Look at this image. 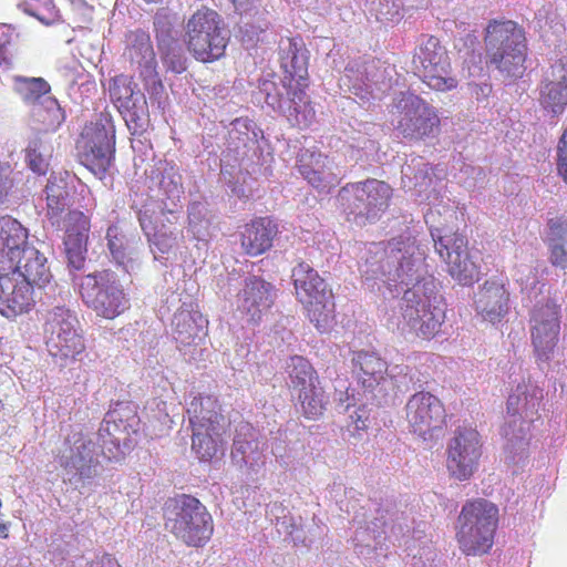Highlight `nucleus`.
I'll return each mask as SVG.
<instances>
[{
    "instance_id": "16",
    "label": "nucleus",
    "mask_w": 567,
    "mask_h": 567,
    "mask_svg": "<svg viewBox=\"0 0 567 567\" xmlns=\"http://www.w3.org/2000/svg\"><path fill=\"white\" fill-rule=\"evenodd\" d=\"M530 338L538 360L547 361L560 332V308L554 301L536 306L530 316Z\"/></svg>"
},
{
    "instance_id": "41",
    "label": "nucleus",
    "mask_w": 567,
    "mask_h": 567,
    "mask_svg": "<svg viewBox=\"0 0 567 567\" xmlns=\"http://www.w3.org/2000/svg\"><path fill=\"white\" fill-rule=\"evenodd\" d=\"M257 441L254 427L250 424L245 423L239 425L236 430L230 452L233 461L247 465L250 460L248 452L251 449L256 451Z\"/></svg>"
},
{
    "instance_id": "14",
    "label": "nucleus",
    "mask_w": 567,
    "mask_h": 567,
    "mask_svg": "<svg viewBox=\"0 0 567 567\" xmlns=\"http://www.w3.org/2000/svg\"><path fill=\"white\" fill-rule=\"evenodd\" d=\"M482 456L480 433L472 427L458 426L447 443L446 467L458 481L471 478Z\"/></svg>"
},
{
    "instance_id": "25",
    "label": "nucleus",
    "mask_w": 567,
    "mask_h": 567,
    "mask_svg": "<svg viewBox=\"0 0 567 567\" xmlns=\"http://www.w3.org/2000/svg\"><path fill=\"white\" fill-rule=\"evenodd\" d=\"M289 63H285L286 75L284 86L290 100L296 103H307L306 90L309 86L308 56L300 48L301 39L289 38Z\"/></svg>"
},
{
    "instance_id": "46",
    "label": "nucleus",
    "mask_w": 567,
    "mask_h": 567,
    "mask_svg": "<svg viewBox=\"0 0 567 567\" xmlns=\"http://www.w3.org/2000/svg\"><path fill=\"white\" fill-rule=\"evenodd\" d=\"M41 142L34 140L25 148V163L28 167L38 175H45L49 169V163L41 153Z\"/></svg>"
},
{
    "instance_id": "43",
    "label": "nucleus",
    "mask_w": 567,
    "mask_h": 567,
    "mask_svg": "<svg viewBox=\"0 0 567 567\" xmlns=\"http://www.w3.org/2000/svg\"><path fill=\"white\" fill-rule=\"evenodd\" d=\"M161 53L163 64L168 71L181 74L187 69V58L185 56L182 47L175 41H168L157 45Z\"/></svg>"
},
{
    "instance_id": "26",
    "label": "nucleus",
    "mask_w": 567,
    "mask_h": 567,
    "mask_svg": "<svg viewBox=\"0 0 567 567\" xmlns=\"http://www.w3.org/2000/svg\"><path fill=\"white\" fill-rule=\"evenodd\" d=\"M509 292L502 280L488 279L478 289L475 309L483 320L499 322L508 311Z\"/></svg>"
},
{
    "instance_id": "33",
    "label": "nucleus",
    "mask_w": 567,
    "mask_h": 567,
    "mask_svg": "<svg viewBox=\"0 0 567 567\" xmlns=\"http://www.w3.org/2000/svg\"><path fill=\"white\" fill-rule=\"evenodd\" d=\"M24 40V33L19 28L0 24V78L13 69Z\"/></svg>"
},
{
    "instance_id": "17",
    "label": "nucleus",
    "mask_w": 567,
    "mask_h": 567,
    "mask_svg": "<svg viewBox=\"0 0 567 567\" xmlns=\"http://www.w3.org/2000/svg\"><path fill=\"white\" fill-rule=\"evenodd\" d=\"M277 297L271 282L258 276L245 279L237 295V311L249 326H258L264 316L271 309Z\"/></svg>"
},
{
    "instance_id": "13",
    "label": "nucleus",
    "mask_w": 567,
    "mask_h": 567,
    "mask_svg": "<svg viewBox=\"0 0 567 567\" xmlns=\"http://www.w3.org/2000/svg\"><path fill=\"white\" fill-rule=\"evenodd\" d=\"M434 247L454 280L463 286H471L478 280L480 267L470 255L465 235L445 233L434 240Z\"/></svg>"
},
{
    "instance_id": "8",
    "label": "nucleus",
    "mask_w": 567,
    "mask_h": 567,
    "mask_svg": "<svg viewBox=\"0 0 567 567\" xmlns=\"http://www.w3.org/2000/svg\"><path fill=\"white\" fill-rule=\"evenodd\" d=\"M348 216L358 224L374 223L388 210L393 196L392 187L375 178L348 183L340 190Z\"/></svg>"
},
{
    "instance_id": "11",
    "label": "nucleus",
    "mask_w": 567,
    "mask_h": 567,
    "mask_svg": "<svg viewBox=\"0 0 567 567\" xmlns=\"http://www.w3.org/2000/svg\"><path fill=\"white\" fill-rule=\"evenodd\" d=\"M14 91L22 102L31 107V115L42 130L55 131L65 120L59 101L51 94V85L43 78L18 75Z\"/></svg>"
},
{
    "instance_id": "49",
    "label": "nucleus",
    "mask_w": 567,
    "mask_h": 567,
    "mask_svg": "<svg viewBox=\"0 0 567 567\" xmlns=\"http://www.w3.org/2000/svg\"><path fill=\"white\" fill-rule=\"evenodd\" d=\"M556 166L558 175L567 184V126L563 131V134L557 143Z\"/></svg>"
},
{
    "instance_id": "58",
    "label": "nucleus",
    "mask_w": 567,
    "mask_h": 567,
    "mask_svg": "<svg viewBox=\"0 0 567 567\" xmlns=\"http://www.w3.org/2000/svg\"><path fill=\"white\" fill-rule=\"evenodd\" d=\"M138 220H140V224H141V227L143 230L147 231V224H146V215H140L138 217Z\"/></svg>"
},
{
    "instance_id": "38",
    "label": "nucleus",
    "mask_w": 567,
    "mask_h": 567,
    "mask_svg": "<svg viewBox=\"0 0 567 567\" xmlns=\"http://www.w3.org/2000/svg\"><path fill=\"white\" fill-rule=\"evenodd\" d=\"M549 260L560 268L567 267V218L555 217L548 220Z\"/></svg>"
},
{
    "instance_id": "60",
    "label": "nucleus",
    "mask_w": 567,
    "mask_h": 567,
    "mask_svg": "<svg viewBox=\"0 0 567 567\" xmlns=\"http://www.w3.org/2000/svg\"><path fill=\"white\" fill-rule=\"evenodd\" d=\"M537 400H538V398L532 399V402H530V408L532 409H534L536 405H538Z\"/></svg>"
},
{
    "instance_id": "28",
    "label": "nucleus",
    "mask_w": 567,
    "mask_h": 567,
    "mask_svg": "<svg viewBox=\"0 0 567 567\" xmlns=\"http://www.w3.org/2000/svg\"><path fill=\"white\" fill-rule=\"evenodd\" d=\"M107 247L112 258L126 271L133 269L140 260L141 237L124 230L118 225H111L106 230Z\"/></svg>"
},
{
    "instance_id": "59",
    "label": "nucleus",
    "mask_w": 567,
    "mask_h": 567,
    "mask_svg": "<svg viewBox=\"0 0 567 567\" xmlns=\"http://www.w3.org/2000/svg\"><path fill=\"white\" fill-rule=\"evenodd\" d=\"M293 110L296 111L295 123H296L297 125H301V124L307 125V121H306V120L302 122V121L299 118V116H298V115H299V113H298L297 109L295 107Z\"/></svg>"
},
{
    "instance_id": "29",
    "label": "nucleus",
    "mask_w": 567,
    "mask_h": 567,
    "mask_svg": "<svg viewBox=\"0 0 567 567\" xmlns=\"http://www.w3.org/2000/svg\"><path fill=\"white\" fill-rule=\"evenodd\" d=\"M539 102L554 115L563 114L567 106V63L557 61L550 66V72L544 84Z\"/></svg>"
},
{
    "instance_id": "32",
    "label": "nucleus",
    "mask_w": 567,
    "mask_h": 567,
    "mask_svg": "<svg viewBox=\"0 0 567 567\" xmlns=\"http://www.w3.org/2000/svg\"><path fill=\"white\" fill-rule=\"evenodd\" d=\"M130 56L141 69V76L146 80H152L154 84L163 87L161 80L157 78L156 59L151 38L143 31L134 33V41L130 48Z\"/></svg>"
},
{
    "instance_id": "9",
    "label": "nucleus",
    "mask_w": 567,
    "mask_h": 567,
    "mask_svg": "<svg viewBox=\"0 0 567 567\" xmlns=\"http://www.w3.org/2000/svg\"><path fill=\"white\" fill-rule=\"evenodd\" d=\"M79 159L102 178L115 156V128L111 121L100 118L86 124L78 142Z\"/></svg>"
},
{
    "instance_id": "40",
    "label": "nucleus",
    "mask_w": 567,
    "mask_h": 567,
    "mask_svg": "<svg viewBox=\"0 0 567 567\" xmlns=\"http://www.w3.org/2000/svg\"><path fill=\"white\" fill-rule=\"evenodd\" d=\"M207 321L199 313L182 311L174 317L176 340L183 344H190L204 333Z\"/></svg>"
},
{
    "instance_id": "20",
    "label": "nucleus",
    "mask_w": 567,
    "mask_h": 567,
    "mask_svg": "<svg viewBox=\"0 0 567 567\" xmlns=\"http://www.w3.org/2000/svg\"><path fill=\"white\" fill-rule=\"evenodd\" d=\"M297 167L301 176L319 192L329 193L340 183L332 171L329 156L319 150H301L297 157Z\"/></svg>"
},
{
    "instance_id": "24",
    "label": "nucleus",
    "mask_w": 567,
    "mask_h": 567,
    "mask_svg": "<svg viewBox=\"0 0 567 567\" xmlns=\"http://www.w3.org/2000/svg\"><path fill=\"white\" fill-rule=\"evenodd\" d=\"M190 430L227 431L229 422L223 414L221 404L214 395L197 394L186 409Z\"/></svg>"
},
{
    "instance_id": "36",
    "label": "nucleus",
    "mask_w": 567,
    "mask_h": 567,
    "mask_svg": "<svg viewBox=\"0 0 567 567\" xmlns=\"http://www.w3.org/2000/svg\"><path fill=\"white\" fill-rule=\"evenodd\" d=\"M92 442L82 434H78L74 440V447L71 449V455L65 458L63 466L66 471L74 472L79 480L91 478L94 475L92 464Z\"/></svg>"
},
{
    "instance_id": "10",
    "label": "nucleus",
    "mask_w": 567,
    "mask_h": 567,
    "mask_svg": "<svg viewBox=\"0 0 567 567\" xmlns=\"http://www.w3.org/2000/svg\"><path fill=\"white\" fill-rule=\"evenodd\" d=\"M395 128L409 140H424L440 132L441 120L437 111L412 93H400L392 111Z\"/></svg>"
},
{
    "instance_id": "6",
    "label": "nucleus",
    "mask_w": 567,
    "mask_h": 567,
    "mask_svg": "<svg viewBox=\"0 0 567 567\" xmlns=\"http://www.w3.org/2000/svg\"><path fill=\"white\" fill-rule=\"evenodd\" d=\"M83 303L97 317L113 320L130 309L131 302L117 275L103 269L73 279Z\"/></svg>"
},
{
    "instance_id": "23",
    "label": "nucleus",
    "mask_w": 567,
    "mask_h": 567,
    "mask_svg": "<svg viewBox=\"0 0 567 567\" xmlns=\"http://www.w3.org/2000/svg\"><path fill=\"white\" fill-rule=\"evenodd\" d=\"M140 424L137 404L132 401H118L106 414L103 430L116 447H126L131 444V436L138 432Z\"/></svg>"
},
{
    "instance_id": "21",
    "label": "nucleus",
    "mask_w": 567,
    "mask_h": 567,
    "mask_svg": "<svg viewBox=\"0 0 567 567\" xmlns=\"http://www.w3.org/2000/svg\"><path fill=\"white\" fill-rule=\"evenodd\" d=\"M90 227V218L82 212L72 210L66 215L63 244L68 265L74 270L84 268Z\"/></svg>"
},
{
    "instance_id": "62",
    "label": "nucleus",
    "mask_w": 567,
    "mask_h": 567,
    "mask_svg": "<svg viewBox=\"0 0 567 567\" xmlns=\"http://www.w3.org/2000/svg\"><path fill=\"white\" fill-rule=\"evenodd\" d=\"M346 71H347V72L352 71V68L347 66V68H346Z\"/></svg>"
},
{
    "instance_id": "54",
    "label": "nucleus",
    "mask_w": 567,
    "mask_h": 567,
    "mask_svg": "<svg viewBox=\"0 0 567 567\" xmlns=\"http://www.w3.org/2000/svg\"><path fill=\"white\" fill-rule=\"evenodd\" d=\"M522 394H525L522 392ZM522 398L519 394H511L507 400V411L512 414L518 413L520 410L526 411L527 405L529 404L527 396L524 395V404L520 406Z\"/></svg>"
},
{
    "instance_id": "61",
    "label": "nucleus",
    "mask_w": 567,
    "mask_h": 567,
    "mask_svg": "<svg viewBox=\"0 0 567 567\" xmlns=\"http://www.w3.org/2000/svg\"><path fill=\"white\" fill-rule=\"evenodd\" d=\"M147 3H157L159 0H144Z\"/></svg>"
},
{
    "instance_id": "35",
    "label": "nucleus",
    "mask_w": 567,
    "mask_h": 567,
    "mask_svg": "<svg viewBox=\"0 0 567 567\" xmlns=\"http://www.w3.org/2000/svg\"><path fill=\"white\" fill-rule=\"evenodd\" d=\"M352 361L360 370V380L363 386L373 388L384 379L388 370V363L375 352L358 351Z\"/></svg>"
},
{
    "instance_id": "56",
    "label": "nucleus",
    "mask_w": 567,
    "mask_h": 567,
    "mask_svg": "<svg viewBox=\"0 0 567 567\" xmlns=\"http://www.w3.org/2000/svg\"><path fill=\"white\" fill-rule=\"evenodd\" d=\"M248 455L250 456V460H249V463L251 466L252 465H258V464H261L264 465L265 464V456L262 454V449L260 446V443L259 441H257V449H256V452L254 449H251L249 452H248Z\"/></svg>"
},
{
    "instance_id": "48",
    "label": "nucleus",
    "mask_w": 567,
    "mask_h": 567,
    "mask_svg": "<svg viewBox=\"0 0 567 567\" xmlns=\"http://www.w3.org/2000/svg\"><path fill=\"white\" fill-rule=\"evenodd\" d=\"M14 188L13 169L9 163L0 162V206L4 204Z\"/></svg>"
},
{
    "instance_id": "57",
    "label": "nucleus",
    "mask_w": 567,
    "mask_h": 567,
    "mask_svg": "<svg viewBox=\"0 0 567 567\" xmlns=\"http://www.w3.org/2000/svg\"><path fill=\"white\" fill-rule=\"evenodd\" d=\"M8 525L3 522H0V538H8Z\"/></svg>"
},
{
    "instance_id": "50",
    "label": "nucleus",
    "mask_w": 567,
    "mask_h": 567,
    "mask_svg": "<svg viewBox=\"0 0 567 567\" xmlns=\"http://www.w3.org/2000/svg\"><path fill=\"white\" fill-rule=\"evenodd\" d=\"M350 423L347 425V431L350 437L360 440L362 432H367L368 430V417L355 411L350 415Z\"/></svg>"
},
{
    "instance_id": "47",
    "label": "nucleus",
    "mask_w": 567,
    "mask_h": 567,
    "mask_svg": "<svg viewBox=\"0 0 567 567\" xmlns=\"http://www.w3.org/2000/svg\"><path fill=\"white\" fill-rule=\"evenodd\" d=\"M154 31L157 45L175 41L173 37V24L169 14L165 10H158L154 16Z\"/></svg>"
},
{
    "instance_id": "53",
    "label": "nucleus",
    "mask_w": 567,
    "mask_h": 567,
    "mask_svg": "<svg viewBox=\"0 0 567 567\" xmlns=\"http://www.w3.org/2000/svg\"><path fill=\"white\" fill-rule=\"evenodd\" d=\"M89 567H121V564L114 555L104 553L91 560Z\"/></svg>"
},
{
    "instance_id": "12",
    "label": "nucleus",
    "mask_w": 567,
    "mask_h": 567,
    "mask_svg": "<svg viewBox=\"0 0 567 567\" xmlns=\"http://www.w3.org/2000/svg\"><path fill=\"white\" fill-rule=\"evenodd\" d=\"M412 63L415 74L430 89L445 92L457 86L447 51L437 38L431 35L422 42L414 51Z\"/></svg>"
},
{
    "instance_id": "22",
    "label": "nucleus",
    "mask_w": 567,
    "mask_h": 567,
    "mask_svg": "<svg viewBox=\"0 0 567 567\" xmlns=\"http://www.w3.org/2000/svg\"><path fill=\"white\" fill-rule=\"evenodd\" d=\"M29 231L11 216L0 217V272L17 269L28 244Z\"/></svg>"
},
{
    "instance_id": "34",
    "label": "nucleus",
    "mask_w": 567,
    "mask_h": 567,
    "mask_svg": "<svg viewBox=\"0 0 567 567\" xmlns=\"http://www.w3.org/2000/svg\"><path fill=\"white\" fill-rule=\"evenodd\" d=\"M227 431L192 430V452L200 463H212L219 454H223V436Z\"/></svg>"
},
{
    "instance_id": "1",
    "label": "nucleus",
    "mask_w": 567,
    "mask_h": 567,
    "mask_svg": "<svg viewBox=\"0 0 567 567\" xmlns=\"http://www.w3.org/2000/svg\"><path fill=\"white\" fill-rule=\"evenodd\" d=\"M498 508L484 498L467 501L456 520L455 538L466 556L487 554L494 544L498 526Z\"/></svg>"
},
{
    "instance_id": "2",
    "label": "nucleus",
    "mask_w": 567,
    "mask_h": 567,
    "mask_svg": "<svg viewBox=\"0 0 567 567\" xmlns=\"http://www.w3.org/2000/svg\"><path fill=\"white\" fill-rule=\"evenodd\" d=\"M489 62L509 76H520L526 66L527 41L524 29L512 20H492L484 37Z\"/></svg>"
},
{
    "instance_id": "39",
    "label": "nucleus",
    "mask_w": 567,
    "mask_h": 567,
    "mask_svg": "<svg viewBox=\"0 0 567 567\" xmlns=\"http://www.w3.org/2000/svg\"><path fill=\"white\" fill-rule=\"evenodd\" d=\"M287 371L292 388L298 392L319 384L315 368L309 360L301 355L290 357Z\"/></svg>"
},
{
    "instance_id": "5",
    "label": "nucleus",
    "mask_w": 567,
    "mask_h": 567,
    "mask_svg": "<svg viewBox=\"0 0 567 567\" xmlns=\"http://www.w3.org/2000/svg\"><path fill=\"white\" fill-rule=\"evenodd\" d=\"M165 527L177 539L192 547L204 546L214 532L213 517L194 496L179 495L165 505Z\"/></svg>"
},
{
    "instance_id": "31",
    "label": "nucleus",
    "mask_w": 567,
    "mask_h": 567,
    "mask_svg": "<svg viewBox=\"0 0 567 567\" xmlns=\"http://www.w3.org/2000/svg\"><path fill=\"white\" fill-rule=\"evenodd\" d=\"M14 275H20L21 278L28 280L33 288L44 287L50 282L52 275L47 265V258L33 247L29 245L23 250V256L20 258L17 269L8 270Z\"/></svg>"
},
{
    "instance_id": "19",
    "label": "nucleus",
    "mask_w": 567,
    "mask_h": 567,
    "mask_svg": "<svg viewBox=\"0 0 567 567\" xmlns=\"http://www.w3.org/2000/svg\"><path fill=\"white\" fill-rule=\"evenodd\" d=\"M35 306L34 289L28 280L9 271L0 272V313L7 318L28 313Z\"/></svg>"
},
{
    "instance_id": "15",
    "label": "nucleus",
    "mask_w": 567,
    "mask_h": 567,
    "mask_svg": "<svg viewBox=\"0 0 567 567\" xmlns=\"http://www.w3.org/2000/svg\"><path fill=\"white\" fill-rule=\"evenodd\" d=\"M405 412L411 431L424 441L433 439L436 432L446 426L445 406L430 392L414 393L406 402Z\"/></svg>"
},
{
    "instance_id": "4",
    "label": "nucleus",
    "mask_w": 567,
    "mask_h": 567,
    "mask_svg": "<svg viewBox=\"0 0 567 567\" xmlns=\"http://www.w3.org/2000/svg\"><path fill=\"white\" fill-rule=\"evenodd\" d=\"M440 295L434 281L422 280L408 289L402 298L401 315L409 330L422 340L433 339L444 322Z\"/></svg>"
},
{
    "instance_id": "3",
    "label": "nucleus",
    "mask_w": 567,
    "mask_h": 567,
    "mask_svg": "<svg viewBox=\"0 0 567 567\" xmlns=\"http://www.w3.org/2000/svg\"><path fill=\"white\" fill-rule=\"evenodd\" d=\"M229 39L221 16L208 7L196 10L185 24L186 49L202 63L220 60L225 55Z\"/></svg>"
},
{
    "instance_id": "42",
    "label": "nucleus",
    "mask_w": 567,
    "mask_h": 567,
    "mask_svg": "<svg viewBox=\"0 0 567 567\" xmlns=\"http://www.w3.org/2000/svg\"><path fill=\"white\" fill-rule=\"evenodd\" d=\"M298 400L303 415L309 420L322 416L328 402L324 391L319 384L298 392Z\"/></svg>"
},
{
    "instance_id": "44",
    "label": "nucleus",
    "mask_w": 567,
    "mask_h": 567,
    "mask_svg": "<svg viewBox=\"0 0 567 567\" xmlns=\"http://www.w3.org/2000/svg\"><path fill=\"white\" fill-rule=\"evenodd\" d=\"M24 11L47 25L59 19V10L53 0H25Z\"/></svg>"
},
{
    "instance_id": "52",
    "label": "nucleus",
    "mask_w": 567,
    "mask_h": 567,
    "mask_svg": "<svg viewBox=\"0 0 567 567\" xmlns=\"http://www.w3.org/2000/svg\"><path fill=\"white\" fill-rule=\"evenodd\" d=\"M65 197L60 195L48 194L47 196V215L50 219L58 217L65 208Z\"/></svg>"
},
{
    "instance_id": "27",
    "label": "nucleus",
    "mask_w": 567,
    "mask_h": 567,
    "mask_svg": "<svg viewBox=\"0 0 567 567\" xmlns=\"http://www.w3.org/2000/svg\"><path fill=\"white\" fill-rule=\"evenodd\" d=\"M277 234L278 225L271 217H255L240 231L241 248L250 257L260 256L272 247Z\"/></svg>"
},
{
    "instance_id": "30",
    "label": "nucleus",
    "mask_w": 567,
    "mask_h": 567,
    "mask_svg": "<svg viewBox=\"0 0 567 567\" xmlns=\"http://www.w3.org/2000/svg\"><path fill=\"white\" fill-rule=\"evenodd\" d=\"M291 278L296 297L301 303L331 292V289H329L318 271L303 260L292 268Z\"/></svg>"
},
{
    "instance_id": "45",
    "label": "nucleus",
    "mask_w": 567,
    "mask_h": 567,
    "mask_svg": "<svg viewBox=\"0 0 567 567\" xmlns=\"http://www.w3.org/2000/svg\"><path fill=\"white\" fill-rule=\"evenodd\" d=\"M182 179V174L174 165L166 166L162 173L159 189L168 199H179L184 193Z\"/></svg>"
},
{
    "instance_id": "18",
    "label": "nucleus",
    "mask_w": 567,
    "mask_h": 567,
    "mask_svg": "<svg viewBox=\"0 0 567 567\" xmlns=\"http://www.w3.org/2000/svg\"><path fill=\"white\" fill-rule=\"evenodd\" d=\"M136 85L131 76L115 75L110 80L109 93L112 103L123 116L127 127L136 131L142 127V120L147 115L144 95L135 91Z\"/></svg>"
},
{
    "instance_id": "37",
    "label": "nucleus",
    "mask_w": 567,
    "mask_h": 567,
    "mask_svg": "<svg viewBox=\"0 0 567 567\" xmlns=\"http://www.w3.org/2000/svg\"><path fill=\"white\" fill-rule=\"evenodd\" d=\"M307 317L319 332H327L334 322V300L332 291L321 297L302 302Z\"/></svg>"
},
{
    "instance_id": "55",
    "label": "nucleus",
    "mask_w": 567,
    "mask_h": 567,
    "mask_svg": "<svg viewBox=\"0 0 567 567\" xmlns=\"http://www.w3.org/2000/svg\"><path fill=\"white\" fill-rule=\"evenodd\" d=\"M492 93V86L487 83L484 84H474L472 86V94L475 96L477 101L485 100Z\"/></svg>"
},
{
    "instance_id": "51",
    "label": "nucleus",
    "mask_w": 567,
    "mask_h": 567,
    "mask_svg": "<svg viewBox=\"0 0 567 567\" xmlns=\"http://www.w3.org/2000/svg\"><path fill=\"white\" fill-rule=\"evenodd\" d=\"M205 207L203 204L195 202L188 206V228L195 234L197 227L205 221Z\"/></svg>"
},
{
    "instance_id": "7",
    "label": "nucleus",
    "mask_w": 567,
    "mask_h": 567,
    "mask_svg": "<svg viewBox=\"0 0 567 567\" xmlns=\"http://www.w3.org/2000/svg\"><path fill=\"white\" fill-rule=\"evenodd\" d=\"M43 333L49 353L60 360H75L85 351V341L75 311L55 306L45 313Z\"/></svg>"
}]
</instances>
